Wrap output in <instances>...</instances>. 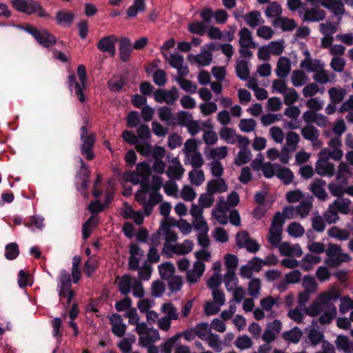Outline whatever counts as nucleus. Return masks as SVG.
I'll use <instances>...</instances> for the list:
<instances>
[{"mask_svg":"<svg viewBox=\"0 0 353 353\" xmlns=\"http://www.w3.org/2000/svg\"><path fill=\"white\" fill-rule=\"evenodd\" d=\"M338 296H333V292L329 291L320 294L308 307L297 305L288 311V316L297 323H302L307 314L310 316H316L321 314L319 321L321 324H329L336 317L337 312L332 301H336Z\"/></svg>","mask_w":353,"mask_h":353,"instance_id":"f257e3e1","label":"nucleus"},{"mask_svg":"<svg viewBox=\"0 0 353 353\" xmlns=\"http://www.w3.org/2000/svg\"><path fill=\"white\" fill-rule=\"evenodd\" d=\"M17 28L24 30L32 36L35 41L42 47L49 48L57 43V39L47 29H37L33 25L27 23L26 25H16Z\"/></svg>","mask_w":353,"mask_h":353,"instance_id":"f03ea898","label":"nucleus"},{"mask_svg":"<svg viewBox=\"0 0 353 353\" xmlns=\"http://www.w3.org/2000/svg\"><path fill=\"white\" fill-rule=\"evenodd\" d=\"M208 223L202 217L201 210H200V276L205 270V265L202 261H208L212 256L208 248L210 243L208 236Z\"/></svg>","mask_w":353,"mask_h":353,"instance_id":"7ed1b4c3","label":"nucleus"},{"mask_svg":"<svg viewBox=\"0 0 353 353\" xmlns=\"http://www.w3.org/2000/svg\"><path fill=\"white\" fill-rule=\"evenodd\" d=\"M335 180L328 184V190L331 194L337 191L343 190V187L348 185L349 179L351 177L352 171L348 165L345 162H341L335 170Z\"/></svg>","mask_w":353,"mask_h":353,"instance_id":"20e7f679","label":"nucleus"},{"mask_svg":"<svg viewBox=\"0 0 353 353\" xmlns=\"http://www.w3.org/2000/svg\"><path fill=\"white\" fill-rule=\"evenodd\" d=\"M11 6L17 11L31 15L37 14L39 17H48L49 14L42 6L34 0H11Z\"/></svg>","mask_w":353,"mask_h":353,"instance_id":"39448f33","label":"nucleus"},{"mask_svg":"<svg viewBox=\"0 0 353 353\" xmlns=\"http://www.w3.org/2000/svg\"><path fill=\"white\" fill-rule=\"evenodd\" d=\"M80 140L82 142L80 145L81 154L88 161L94 159L93 148L96 142L94 133L89 132L86 125H83L80 128Z\"/></svg>","mask_w":353,"mask_h":353,"instance_id":"423d86ee","label":"nucleus"},{"mask_svg":"<svg viewBox=\"0 0 353 353\" xmlns=\"http://www.w3.org/2000/svg\"><path fill=\"white\" fill-rule=\"evenodd\" d=\"M283 223V218L281 214L276 212L273 218L268 237L270 243L274 247H279L281 244Z\"/></svg>","mask_w":353,"mask_h":353,"instance_id":"0eeeda50","label":"nucleus"},{"mask_svg":"<svg viewBox=\"0 0 353 353\" xmlns=\"http://www.w3.org/2000/svg\"><path fill=\"white\" fill-rule=\"evenodd\" d=\"M197 142L195 139H188L185 143L183 152L187 157H192V165L194 169L196 177L192 181L195 185H199V151L196 150Z\"/></svg>","mask_w":353,"mask_h":353,"instance_id":"6e6552de","label":"nucleus"},{"mask_svg":"<svg viewBox=\"0 0 353 353\" xmlns=\"http://www.w3.org/2000/svg\"><path fill=\"white\" fill-rule=\"evenodd\" d=\"M200 339L205 341L209 346L216 352L222 350V344L219 336L210 332L208 323H200Z\"/></svg>","mask_w":353,"mask_h":353,"instance_id":"1a4fd4ad","label":"nucleus"},{"mask_svg":"<svg viewBox=\"0 0 353 353\" xmlns=\"http://www.w3.org/2000/svg\"><path fill=\"white\" fill-rule=\"evenodd\" d=\"M165 243L163 249V254H168L171 256V254H168V250H169L172 253H176L179 254H185L191 251V248H187L183 245H177L174 246L170 244L172 242H175L177 239V235L174 231H168L165 233Z\"/></svg>","mask_w":353,"mask_h":353,"instance_id":"9d476101","label":"nucleus"},{"mask_svg":"<svg viewBox=\"0 0 353 353\" xmlns=\"http://www.w3.org/2000/svg\"><path fill=\"white\" fill-rule=\"evenodd\" d=\"M327 263L331 266H336L341 262H347L351 257L345 253H342L340 246L329 244L326 250Z\"/></svg>","mask_w":353,"mask_h":353,"instance_id":"9b49d317","label":"nucleus"},{"mask_svg":"<svg viewBox=\"0 0 353 353\" xmlns=\"http://www.w3.org/2000/svg\"><path fill=\"white\" fill-rule=\"evenodd\" d=\"M236 243L239 248H245L252 253H256L259 250V245L255 240L251 239L249 234L245 230L237 233Z\"/></svg>","mask_w":353,"mask_h":353,"instance_id":"f8f14e48","label":"nucleus"},{"mask_svg":"<svg viewBox=\"0 0 353 353\" xmlns=\"http://www.w3.org/2000/svg\"><path fill=\"white\" fill-rule=\"evenodd\" d=\"M302 137L310 141L314 149L320 148L323 145V141L319 139V130L312 125H306L301 129Z\"/></svg>","mask_w":353,"mask_h":353,"instance_id":"ddd939ff","label":"nucleus"},{"mask_svg":"<svg viewBox=\"0 0 353 353\" xmlns=\"http://www.w3.org/2000/svg\"><path fill=\"white\" fill-rule=\"evenodd\" d=\"M118 41V38L114 34H110L102 37L97 43V49L103 53H108L111 57L116 54L115 43Z\"/></svg>","mask_w":353,"mask_h":353,"instance_id":"4468645a","label":"nucleus"},{"mask_svg":"<svg viewBox=\"0 0 353 353\" xmlns=\"http://www.w3.org/2000/svg\"><path fill=\"white\" fill-rule=\"evenodd\" d=\"M299 17L303 21L318 22L325 19V13L323 10L319 8H307L306 5L305 8H302L299 10Z\"/></svg>","mask_w":353,"mask_h":353,"instance_id":"2eb2a0df","label":"nucleus"},{"mask_svg":"<svg viewBox=\"0 0 353 353\" xmlns=\"http://www.w3.org/2000/svg\"><path fill=\"white\" fill-rule=\"evenodd\" d=\"M315 172L321 176L332 177L335 174V166L319 153V159L315 163Z\"/></svg>","mask_w":353,"mask_h":353,"instance_id":"dca6fc26","label":"nucleus"},{"mask_svg":"<svg viewBox=\"0 0 353 353\" xmlns=\"http://www.w3.org/2000/svg\"><path fill=\"white\" fill-rule=\"evenodd\" d=\"M282 323L279 319H274L267 323L266 328L262 335V339L267 343H271L275 340L276 336L281 332Z\"/></svg>","mask_w":353,"mask_h":353,"instance_id":"f3484780","label":"nucleus"},{"mask_svg":"<svg viewBox=\"0 0 353 353\" xmlns=\"http://www.w3.org/2000/svg\"><path fill=\"white\" fill-rule=\"evenodd\" d=\"M228 206H226L223 197H220L216 207L212 210V215L214 219L221 225H225L228 221Z\"/></svg>","mask_w":353,"mask_h":353,"instance_id":"a211bd4d","label":"nucleus"},{"mask_svg":"<svg viewBox=\"0 0 353 353\" xmlns=\"http://www.w3.org/2000/svg\"><path fill=\"white\" fill-rule=\"evenodd\" d=\"M300 66L307 72H313L314 74L325 68V63L320 59H312L310 54L307 52V57L301 61Z\"/></svg>","mask_w":353,"mask_h":353,"instance_id":"6ab92c4d","label":"nucleus"},{"mask_svg":"<svg viewBox=\"0 0 353 353\" xmlns=\"http://www.w3.org/2000/svg\"><path fill=\"white\" fill-rule=\"evenodd\" d=\"M282 255L288 256L300 257L302 254V250L299 244H291L288 242H283L278 247Z\"/></svg>","mask_w":353,"mask_h":353,"instance_id":"aec40b11","label":"nucleus"},{"mask_svg":"<svg viewBox=\"0 0 353 353\" xmlns=\"http://www.w3.org/2000/svg\"><path fill=\"white\" fill-rule=\"evenodd\" d=\"M131 41L128 37H121L119 40V57L123 62L129 61L132 52Z\"/></svg>","mask_w":353,"mask_h":353,"instance_id":"412c9836","label":"nucleus"},{"mask_svg":"<svg viewBox=\"0 0 353 353\" xmlns=\"http://www.w3.org/2000/svg\"><path fill=\"white\" fill-rule=\"evenodd\" d=\"M325 181L321 179H315L310 185V190L320 200L325 201L327 198V194L325 190Z\"/></svg>","mask_w":353,"mask_h":353,"instance_id":"4be33fe9","label":"nucleus"},{"mask_svg":"<svg viewBox=\"0 0 353 353\" xmlns=\"http://www.w3.org/2000/svg\"><path fill=\"white\" fill-rule=\"evenodd\" d=\"M313 79L315 82L321 85L333 83L336 81V75L323 68L313 75Z\"/></svg>","mask_w":353,"mask_h":353,"instance_id":"5701e85b","label":"nucleus"},{"mask_svg":"<svg viewBox=\"0 0 353 353\" xmlns=\"http://www.w3.org/2000/svg\"><path fill=\"white\" fill-rule=\"evenodd\" d=\"M214 12L210 8H203L200 11V17L202 21H200V36L205 34V28L211 25L214 19Z\"/></svg>","mask_w":353,"mask_h":353,"instance_id":"b1692460","label":"nucleus"},{"mask_svg":"<svg viewBox=\"0 0 353 353\" xmlns=\"http://www.w3.org/2000/svg\"><path fill=\"white\" fill-rule=\"evenodd\" d=\"M291 71V61L286 57H281L276 64L275 72L277 77L280 78H285Z\"/></svg>","mask_w":353,"mask_h":353,"instance_id":"393cba45","label":"nucleus"},{"mask_svg":"<svg viewBox=\"0 0 353 353\" xmlns=\"http://www.w3.org/2000/svg\"><path fill=\"white\" fill-rule=\"evenodd\" d=\"M260 305L266 312H270L267 315L268 318H273L276 315V313L272 312L274 306L279 305V299L271 296L263 298L260 301Z\"/></svg>","mask_w":353,"mask_h":353,"instance_id":"a878e982","label":"nucleus"},{"mask_svg":"<svg viewBox=\"0 0 353 353\" xmlns=\"http://www.w3.org/2000/svg\"><path fill=\"white\" fill-rule=\"evenodd\" d=\"M228 151L226 146L208 148L205 151V157L208 159L218 161L225 158Z\"/></svg>","mask_w":353,"mask_h":353,"instance_id":"bb28decb","label":"nucleus"},{"mask_svg":"<svg viewBox=\"0 0 353 353\" xmlns=\"http://www.w3.org/2000/svg\"><path fill=\"white\" fill-rule=\"evenodd\" d=\"M352 202L347 198L342 196L336 199L331 204V205L337 210L338 213L342 214H348L350 212V205Z\"/></svg>","mask_w":353,"mask_h":353,"instance_id":"cd10ccee","label":"nucleus"},{"mask_svg":"<svg viewBox=\"0 0 353 353\" xmlns=\"http://www.w3.org/2000/svg\"><path fill=\"white\" fill-rule=\"evenodd\" d=\"M239 43L240 47H250L255 48L256 44L253 41L251 32L247 28H243L239 31Z\"/></svg>","mask_w":353,"mask_h":353,"instance_id":"c85d7f7f","label":"nucleus"},{"mask_svg":"<svg viewBox=\"0 0 353 353\" xmlns=\"http://www.w3.org/2000/svg\"><path fill=\"white\" fill-rule=\"evenodd\" d=\"M321 5L335 15H342L345 12L343 3L340 0H322Z\"/></svg>","mask_w":353,"mask_h":353,"instance_id":"c756f323","label":"nucleus"},{"mask_svg":"<svg viewBox=\"0 0 353 353\" xmlns=\"http://www.w3.org/2000/svg\"><path fill=\"white\" fill-rule=\"evenodd\" d=\"M228 185L225 181L221 179H216L208 183L207 190L212 193H222L227 190Z\"/></svg>","mask_w":353,"mask_h":353,"instance_id":"7c9ffc66","label":"nucleus"},{"mask_svg":"<svg viewBox=\"0 0 353 353\" xmlns=\"http://www.w3.org/2000/svg\"><path fill=\"white\" fill-rule=\"evenodd\" d=\"M243 18L246 24L252 28L261 25L264 22L260 12L257 10H253L245 14Z\"/></svg>","mask_w":353,"mask_h":353,"instance_id":"2f4dec72","label":"nucleus"},{"mask_svg":"<svg viewBox=\"0 0 353 353\" xmlns=\"http://www.w3.org/2000/svg\"><path fill=\"white\" fill-rule=\"evenodd\" d=\"M336 346L339 350L343 351L344 353H353V343L346 336H338L336 340Z\"/></svg>","mask_w":353,"mask_h":353,"instance_id":"473e14b6","label":"nucleus"},{"mask_svg":"<svg viewBox=\"0 0 353 353\" xmlns=\"http://www.w3.org/2000/svg\"><path fill=\"white\" fill-rule=\"evenodd\" d=\"M312 206V199L307 196L305 199L300 202V204L296 207L298 216L301 219L307 217Z\"/></svg>","mask_w":353,"mask_h":353,"instance_id":"72a5a7b5","label":"nucleus"},{"mask_svg":"<svg viewBox=\"0 0 353 353\" xmlns=\"http://www.w3.org/2000/svg\"><path fill=\"white\" fill-rule=\"evenodd\" d=\"M236 72L238 77L241 80H247L250 77L248 61L238 59L236 61Z\"/></svg>","mask_w":353,"mask_h":353,"instance_id":"f704fd0d","label":"nucleus"},{"mask_svg":"<svg viewBox=\"0 0 353 353\" xmlns=\"http://www.w3.org/2000/svg\"><path fill=\"white\" fill-rule=\"evenodd\" d=\"M319 154H321V156H322L323 158L327 159V160L332 159L337 161H340L343 156V152L341 148L330 149L328 148H323L321 150Z\"/></svg>","mask_w":353,"mask_h":353,"instance_id":"c9c22d12","label":"nucleus"},{"mask_svg":"<svg viewBox=\"0 0 353 353\" xmlns=\"http://www.w3.org/2000/svg\"><path fill=\"white\" fill-rule=\"evenodd\" d=\"M290 79L292 84L296 88L305 85L309 80L307 76L299 70H295L292 72Z\"/></svg>","mask_w":353,"mask_h":353,"instance_id":"e433bc0d","label":"nucleus"},{"mask_svg":"<svg viewBox=\"0 0 353 353\" xmlns=\"http://www.w3.org/2000/svg\"><path fill=\"white\" fill-rule=\"evenodd\" d=\"M261 289V280L259 278H251L248 283L249 296L253 299L259 298Z\"/></svg>","mask_w":353,"mask_h":353,"instance_id":"4c0bfd02","label":"nucleus"},{"mask_svg":"<svg viewBox=\"0 0 353 353\" xmlns=\"http://www.w3.org/2000/svg\"><path fill=\"white\" fill-rule=\"evenodd\" d=\"M327 92L333 103L342 102L347 94L346 90L341 87H332L328 90Z\"/></svg>","mask_w":353,"mask_h":353,"instance_id":"58836bf2","label":"nucleus"},{"mask_svg":"<svg viewBox=\"0 0 353 353\" xmlns=\"http://www.w3.org/2000/svg\"><path fill=\"white\" fill-rule=\"evenodd\" d=\"M274 24L283 31H292L296 27V23L294 19L282 17L276 18Z\"/></svg>","mask_w":353,"mask_h":353,"instance_id":"ea45409f","label":"nucleus"},{"mask_svg":"<svg viewBox=\"0 0 353 353\" xmlns=\"http://www.w3.org/2000/svg\"><path fill=\"white\" fill-rule=\"evenodd\" d=\"M327 235L330 238L339 241H345L350 238V232L347 230L340 229L336 226H332L327 230Z\"/></svg>","mask_w":353,"mask_h":353,"instance_id":"a19ab883","label":"nucleus"},{"mask_svg":"<svg viewBox=\"0 0 353 353\" xmlns=\"http://www.w3.org/2000/svg\"><path fill=\"white\" fill-rule=\"evenodd\" d=\"M285 141L286 142L283 147L289 149V150L296 151L300 141V137L296 132L290 131L286 134Z\"/></svg>","mask_w":353,"mask_h":353,"instance_id":"79ce46f5","label":"nucleus"},{"mask_svg":"<svg viewBox=\"0 0 353 353\" xmlns=\"http://www.w3.org/2000/svg\"><path fill=\"white\" fill-rule=\"evenodd\" d=\"M223 280L228 292H232L239 287V279L235 272H226L223 275Z\"/></svg>","mask_w":353,"mask_h":353,"instance_id":"37998d69","label":"nucleus"},{"mask_svg":"<svg viewBox=\"0 0 353 353\" xmlns=\"http://www.w3.org/2000/svg\"><path fill=\"white\" fill-rule=\"evenodd\" d=\"M159 119L163 121H167L169 125L176 124V117L172 114L171 108L163 106L159 109Z\"/></svg>","mask_w":353,"mask_h":353,"instance_id":"c03bdc74","label":"nucleus"},{"mask_svg":"<svg viewBox=\"0 0 353 353\" xmlns=\"http://www.w3.org/2000/svg\"><path fill=\"white\" fill-rule=\"evenodd\" d=\"M302 334V331L298 327H294L288 331L284 332L283 337L289 343H298L301 340Z\"/></svg>","mask_w":353,"mask_h":353,"instance_id":"a18cd8bd","label":"nucleus"},{"mask_svg":"<svg viewBox=\"0 0 353 353\" xmlns=\"http://www.w3.org/2000/svg\"><path fill=\"white\" fill-rule=\"evenodd\" d=\"M145 7V0H134L132 5L126 11L128 17H135L139 12L144 11Z\"/></svg>","mask_w":353,"mask_h":353,"instance_id":"49530a36","label":"nucleus"},{"mask_svg":"<svg viewBox=\"0 0 353 353\" xmlns=\"http://www.w3.org/2000/svg\"><path fill=\"white\" fill-rule=\"evenodd\" d=\"M276 176L285 185L290 184L294 178L293 172L289 168H283L280 165L277 166Z\"/></svg>","mask_w":353,"mask_h":353,"instance_id":"de8ad7c7","label":"nucleus"},{"mask_svg":"<svg viewBox=\"0 0 353 353\" xmlns=\"http://www.w3.org/2000/svg\"><path fill=\"white\" fill-rule=\"evenodd\" d=\"M158 268L160 276L162 279L168 280L169 278L174 276L173 274L175 271V268L171 263H163L159 265Z\"/></svg>","mask_w":353,"mask_h":353,"instance_id":"09e8293b","label":"nucleus"},{"mask_svg":"<svg viewBox=\"0 0 353 353\" xmlns=\"http://www.w3.org/2000/svg\"><path fill=\"white\" fill-rule=\"evenodd\" d=\"M132 278L129 274H124L121 278L119 283V290L123 295H128L132 287Z\"/></svg>","mask_w":353,"mask_h":353,"instance_id":"8fccbe9b","label":"nucleus"},{"mask_svg":"<svg viewBox=\"0 0 353 353\" xmlns=\"http://www.w3.org/2000/svg\"><path fill=\"white\" fill-rule=\"evenodd\" d=\"M238 135L239 134L236 133L234 130L228 128H225L220 132V137L221 139L230 144H234L236 143Z\"/></svg>","mask_w":353,"mask_h":353,"instance_id":"3c124183","label":"nucleus"},{"mask_svg":"<svg viewBox=\"0 0 353 353\" xmlns=\"http://www.w3.org/2000/svg\"><path fill=\"white\" fill-rule=\"evenodd\" d=\"M74 19V14L71 12H65L60 10L57 12L56 20L59 25H70Z\"/></svg>","mask_w":353,"mask_h":353,"instance_id":"603ef678","label":"nucleus"},{"mask_svg":"<svg viewBox=\"0 0 353 353\" xmlns=\"http://www.w3.org/2000/svg\"><path fill=\"white\" fill-rule=\"evenodd\" d=\"M304 290L307 291L312 294H315L317 292L318 284L314 277L311 275H305L302 281Z\"/></svg>","mask_w":353,"mask_h":353,"instance_id":"864d4df0","label":"nucleus"},{"mask_svg":"<svg viewBox=\"0 0 353 353\" xmlns=\"http://www.w3.org/2000/svg\"><path fill=\"white\" fill-rule=\"evenodd\" d=\"M256 121L254 119H242L239 123V128L243 132L250 133L254 131Z\"/></svg>","mask_w":353,"mask_h":353,"instance_id":"5fc2aeb1","label":"nucleus"},{"mask_svg":"<svg viewBox=\"0 0 353 353\" xmlns=\"http://www.w3.org/2000/svg\"><path fill=\"white\" fill-rule=\"evenodd\" d=\"M126 81L122 76H119L117 79L114 78L110 79L108 82V87L110 91L113 92H120L125 85Z\"/></svg>","mask_w":353,"mask_h":353,"instance_id":"6e6d98bb","label":"nucleus"},{"mask_svg":"<svg viewBox=\"0 0 353 353\" xmlns=\"http://www.w3.org/2000/svg\"><path fill=\"white\" fill-rule=\"evenodd\" d=\"M269 136L276 143H282L285 138L282 128L277 125H274L270 128Z\"/></svg>","mask_w":353,"mask_h":353,"instance_id":"4d7b16f0","label":"nucleus"},{"mask_svg":"<svg viewBox=\"0 0 353 353\" xmlns=\"http://www.w3.org/2000/svg\"><path fill=\"white\" fill-rule=\"evenodd\" d=\"M19 254V245L17 243H10L5 248V257L8 260H14Z\"/></svg>","mask_w":353,"mask_h":353,"instance_id":"13d9d810","label":"nucleus"},{"mask_svg":"<svg viewBox=\"0 0 353 353\" xmlns=\"http://www.w3.org/2000/svg\"><path fill=\"white\" fill-rule=\"evenodd\" d=\"M287 232L290 236L299 238L303 235L305 230L299 223L292 222L288 226Z\"/></svg>","mask_w":353,"mask_h":353,"instance_id":"bf43d9fd","label":"nucleus"},{"mask_svg":"<svg viewBox=\"0 0 353 353\" xmlns=\"http://www.w3.org/2000/svg\"><path fill=\"white\" fill-rule=\"evenodd\" d=\"M224 259L227 272H235L239 263L238 258L234 254H227Z\"/></svg>","mask_w":353,"mask_h":353,"instance_id":"052dcab7","label":"nucleus"},{"mask_svg":"<svg viewBox=\"0 0 353 353\" xmlns=\"http://www.w3.org/2000/svg\"><path fill=\"white\" fill-rule=\"evenodd\" d=\"M267 46L271 54L273 55L279 56L281 54L284 50V41L282 39L271 41Z\"/></svg>","mask_w":353,"mask_h":353,"instance_id":"680f3d73","label":"nucleus"},{"mask_svg":"<svg viewBox=\"0 0 353 353\" xmlns=\"http://www.w3.org/2000/svg\"><path fill=\"white\" fill-rule=\"evenodd\" d=\"M282 95L285 104L288 105L294 104L299 98L298 92L292 88H289Z\"/></svg>","mask_w":353,"mask_h":353,"instance_id":"e2e57ef3","label":"nucleus"},{"mask_svg":"<svg viewBox=\"0 0 353 353\" xmlns=\"http://www.w3.org/2000/svg\"><path fill=\"white\" fill-rule=\"evenodd\" d=\"M336 211L330 204L327 210L323 213L324 219L328 224L335 223L339 220V213Z\"/></svg>","mask_w":353,"mask_h":353,"instance_id":"0e129e2a","label":"nucleus"},{"mask_svg":"<svg viewBox=\"0 0 353 353\" xmlns=\"http://www.w3.org/2000/svg\"><path fill=\"white\" fill-rule=\"evenodd\" d=\"M252 159V153L250 150H240L234 159V163L237 165L245 164Z\"/></svg>","mask_w":353,"mask_h":353,"instance_id":"69168bd1","label":"nucleus"},{"mask_svg":"<svg viewBox=\"0 0 353 353\" xmlns=\"http://www.w3.org/2000/svg\"><path fill=\"white\" fill-rule=\"evenodd\" d=\"M281 114L267 113L261 117V123L263 126H268L281 119Z\"/></svg>","mask_w":353,"mask_h":353,"instance_id":"338daca9","label":"nucleus"},{"mask_svg":"<svg viewBox=\"0 0 353 353\" xmlns=\"http://www.w3.org/2000/svg\"><path fill=\"white\" fill-rule=\"evenodd\" d=\"M282 12L281 6L276 2L270 3L266 8L265 14L268 17H280Z\"/></svg>","mask_w":353,"mask_h":353,"instance_id":"774afa93","label":"nucleus"}]
</instances>
